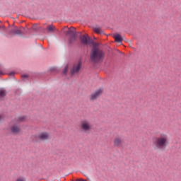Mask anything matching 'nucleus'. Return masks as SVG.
<instances>
[{"label": "nucleus", "instance_id": "obj_18", "mask_svg": "<svg viewBox=\"0 0 181 181\" xmlns=\"http://www.w3.org/2000/svg\"><path fill=\"white\" fill-rule=\"evenodd\" d=\"M68 70H69V66H66L64 71H63L64 74H66Z\"/></svg>", "mask_w": 181, "mask_h": 181}, {"label": "nucleus", "instance_id": "obj_2", "mask_svg": "<svg viewBox=\"0 0 181 181\" xmlns=\"http://www.w3.org/2000/svg\"><path fill=\"white\" fill-rule=\"evenodd\" d=\"M90 60L93 63H100L104 60V52L100 48L94 47L90 52Z\"/></svg>", "mask_w": 181, "mask_h": 181}, {"label": "nucleus", "instance_id": "obj_5", "mask_svg": "<svg viewBox=\"0 0 181 181\" xmlns=\"http://www.w3.org/2000/svg\"><path fill=\"white\" fill-rule=\"evenodd\" d=\"M62 30L64 33L68 36H77V34L76 33V28L74 27L69 28V27L65 26L62 28Z\"/></svg>", "mask_w": 181, "mask_h": 181}, {"label": "nucleus", "instance_id": "obj_13", "mask_svg": "<svg viewBox=\"0 0 181 181\" xmlns=\"http://www.w3.org/2000/svg\"><path fill=\"white\" fill-rule=\"evenodd\" d=\"M6 95V90L5 89H0V100Z\"/></svg>", "mask_w": 181, "mask_h": 181}, {"label": "nucleus", "instance_id": "obj_10", "mask_svg": "<svg viewBox=\"0 0 181 181\" xmlns=\"http://www.w3.org/2000/svg\"><path fill=\"white\" fill-rule=\"evenodd\" d=\"M122 138L118 136L115 137L113 140V145L116 148H120V146H122Z\"/></svg>", "mask_w": 181, "mask_h": 181}, {"label": "nucleus", "instance_id": "obj_11", "mask_svg": "<svg viewBox=\"0 0 181 181\" xmlns=\"http://www.w3.org/2000/svg\"><path fill=\"white\" fill-rule=\"evenodd\" d=\"M113 37L117 43H122V40H124V37H122L119 34L115 35Z\"/></svg>", "mask_w": 181, "mask_h": 181}, {"label": "nucleus", "instance_id": "obj_22", "mask_svg": "<svg viewBox=\"0 0 181 181\" xmlns=\"http://www.w3.org/2000/svg\"><path fill=\"white\" fill-rule=\"evenodd\" d=\"M9 76H13V72L10 73Z\"/></svg>", "mask_w": 181, "mask_h": 181}, {"label": "nucleus", "instance_id": "obj_6", "mask_svg": "<svg viewBox=\"0 0 181 181\" xmlns=\"http://www.w3.org/2000/svg\"><path fill=\"white\" fill-rule=\"evenodd\" d=\"M37 139L40 141H47L50 139V133L47 132H41L37 135Z\"/></svg>", "mask_w": 181, "mask_h": 181}, {"label": "nucleus", "instance_id": "obj_3", "mask_svg": "<svg viewBox=\"0 0 181 181\" xmlns=\"http://www.w3.org/2000/svg\"><path fill=\"white\" fill-rule=\"evenodd\" d=\"M25 119H26V117H25L24 116H22L17 118L14 121L15 123L13 124V126L11 128V131L13 134H19L21 132V126L19 125V122H23Z\"/></svg>", "mask_w": 181, "mask_h": 181}, {"label": "nucleus", "instance_id": "obj_8", "mask_svg": "<svg viewBox=\"0 0 181 181\" xmlns=\"http://www.w3.org/2000/svg\"><path fill=\"white\" fill-rule=\"evenodd\" d=\"M103 94V89H98V90L95 91L93 93H92L90 96V100L91 101H94V100H97L98 98L99 95H101Z\"/></svg>", "mask_w": 181, "mask_h": 181}, {"label": "nucleus", "instance_id": "obj_19", "mask_svg": "<svg viewBox=\"0 0 181 181\" xmlns=\"http://www.w3.org/2000/svg\"><path fill=\"white\" fill-rule=\"evenodd\" d=\"M23 78H28V76L27 74H24L22 76Z\"/></svg>", "mask_w": 181, "mask_h": 181}, {"label": "nucleus", "instance_id": "obj_23", "mask_svg": "<svg viewBox=\"0 0 181 181\" xmlns=\"http://www.w3.org/2000/svg\"><path fill=\"white\" fill-rule=\"evenodd\" d=\"M2 119V115H0V121Z\"/></svg>", "mask_w": 181, "mask_h": 181}, {"label": "nucleus", "instance_id": "obj_9", "mask_svg": "<svg viewBox=\"0 0 181 181\" xmlns=\"http://www.w3.org/2000/svg\"><path fill=\"white\" fill-rule=\"evenodd\" d=\"M81 68V62H78L74 64L72 69L71 70V74H76V73H78L80 71V69Z\"/></svg>", "mask_w": 181, "mask_h": 181}, {"label": "nucleus", "instance_id": "obj_4", "mask_svg": "<svg viewBox=\"0 0 181 181\" xmlns=\"http://www.w3.org/2000/svg\"><path fill=\"white\" fill-rule=\"evenodd\" d=\"M80 128L81 131L86 134H88V132L91 131L93 126L91 125V122H90L88 119H84L81 122Z\"/></svg>", "mask_w": 181, "mask_h": 181}, {"label": "nucleus", "instance_id": "obj_20", "mask_svg": "<svg viewBox=\"0 0 181 181\" xmlns=\"http://www.w3.org/2000/svg\"><path fill=\"white\" fill-rule=\"evenodd\" d=\"M76 181H87V180L80 178V179H77Z\"/></svg>", "mask_w": 181, "mask_h": 181}, {"label": "nucleus", "instance_id": "obj_1", "mask_svg": "<svg viewBox=\"0 0 181 181\" xmlns=\"http://www.w3.org/2000/svg\"><path fill=\"white\" fill-rule=\"evenodd\" d=\"M168 145H169V137L168 134L165 133L160 134L158 137H156L153 139V146L154 149L158 151L166 149Z\"/></svg>", "mask_w": 181, "mask_h": 181}, {"label": "nucleus", "instance_id": "obj_12", "mask_svg": "<svg viewBox=\"0 0 181 181\" xmlns=\"http://www.w3.org/2000/svg\"><path fill=\"white\" fill-rule=\"evenodd\" d=\"M93 31L98 35H101L103 33V30L100 27H93Z\"/></svg>", "mask_w": 181, "mask_h": 181}, {"label": "nucleus", "instance_id": "obj_21", "mask_svg": "<svg viewBox=\"0 0 181 181\" xmlns=\"http://www.w3.org/2000/svg\"><path fill=\"white\" fill-rule=\"evenodd\" d=\"M0 74L4 76V74H5V73H4L1 69H0Z\"/></svg>", "mask_w": 181, "mask_h": 181}, {"label": "nucleus", "instance_id": "obj_15", "mask_svg": "<svg viewBox=\"0 0 181 181\" xmlns=\"http://www.w3.org/2000/svg\"><path fill=\"white\" fill-rule=\"evenodd\" d=\"M76 36L77 35H71V36H70V37H69V43H74V42H76Z\"/></svg>", "mask_w": 181, "mask_h": 181}, {"label": "nucleus", "instance_id": "obj_7", "mask_svg": "<svg viewBox=\"0 0 181 181\" xmlns=\"http://www.w3.org/2000/svg\"><path fill=\"white\" fill-rule=\"evenodd\" d=\"M80 40L83 45H93L94 42L92 40L90 37H88V35H81L80 37Z\"/></svg>", "mask_w": 181, "mask_h": 181}, {"label": "nucleus", "instance_id": "obj_14", "mask_svg": "<svg viewBox=\"0 0 181 181\" xmlns=\"http://www.w3.org/2000/svg\"><path fill=\"white\" fill-rule=\"evenodd\" d=\"M13 33H15V35H22V30H21V29H14L12 30Z\"/></svg>", "mask_w": 181, "mask_h": 181}, {"label": "nucleus", "instance_id": "obj_17", "mask_svg": "<svg viewBox=\"0 0 181 181\" xmlns=\"http://www.w3.org/2000/svg\"><path fill=\"white\" fill-rule=\"evenodd\" d=\"M16 181H26V177L23 176L18 177Z\"/></svg>", "mask_w": 181, "mask_h": 181}, {"label": "nucleus", "instance_id": "obj_16", "mask_svg": "<svg viewBox=\"0 0 181 181\" xmlns=\"http://www.w3.org/2000/svg\"><path fill=\"white\" fill-rule=\"evenodd\" d=\"M55 29H56V28H54L53 26V25H49L47 28V30L49 31V32H53V30H54Z\"/></svg>", "mask_w": 181, "mask_h": 181}]
</instances>
